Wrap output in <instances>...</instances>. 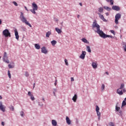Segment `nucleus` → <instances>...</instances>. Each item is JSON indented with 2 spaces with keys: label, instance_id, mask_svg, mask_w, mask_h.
I'll return each instance as SVG.
<instances>
[{
  "label": "nucleus",
  "instance_id": "61",
  "mask_svg": "<svg viewBox=\"0 0 126 126\" xmlns=\"http://www.w3.org/2000/svg\"><path fill=\"white\" fill-rule=\"evenodd\" d=\"M55 20L56 21H59V20H58L57 19H56Z\"/></svg>",
  "mask_w": 126,
  "mask_h": 126
},
{
  "label": "nucleus",
  "instance_id": "27",
  "mask_svg": "<svg viewBox=\"0 0 126 126\" xmlns=\"http://www.w3.org/2000/svg\"><path fill=\"white\" fill-rule=\"evenodd\" d=\"M124 88H125V84L122 83L121 84L120 88L119 89L122 90V89H124Z\"/></svg>",
  "mask_w": 126,
  "mask_h": 126
},
{
  "label": "nucleus",
  "instance_id": "44",
  "mask_svg": "<svg viewBox=\"0 0 126 126\" xmlns=\"http://www.w3.org/2000/svg\"><path fill=\"white\" fill-rule=\"evenodd\" d=\"M79 123V121L78 120V119H76V125H78Z\"/></svg>",
  "mask_w": 126,
  "mask_h": 126
},
{
  "label": "nucleus",
  "instance_id": "40",
  "mask_svg": "<svg viewBox=\"0 0 126 126\" xmlns=\"http://www.w3.org/2000/svg\"><path fill=\"white\" fill-rule=\"evenodd\" d=\"M64 62H65V63L66 65H68V63H67V60L65 59L64 60Z\"/></svg>",
  "mask_w": 126,
  "mask_h": 126
},
{
  "label": "nucleus",
  "instance_id": "14",
  "mask_svg": "<svg viewBox=\"0 0 126 126\" xmlns=\"http://www.w3.org/2000/svg\"><path fill=\"white\" fill-rule=\"evenodd\" d=\"M66 123L68 125L71 124V121H70V119H69V118H68L67 116L66 117Z\"/></svg>",
  "mask_w": 126,
  "mask_h": 126
},
{
  "label": "nucleus",
  "instance_id": "7",
  "mask_svg": "<svg viewBox=\"0 0 126 126\" xmlns=\"http://www.w3.org/2000/svg\"><path fill=\"white\" fill-rule=\"evenodd\" d=\"M95 111L96 112L97 116L98 117V121H100V119L101 118V113L99 111H100V108L98 105L96 106Z\"/></svg>",
  "mask_w": 126,
  "mask_h": 126
},
{
  "label": "nucleus",
  "instance_id": "49",
  "mask_svg": "<svg viewBox=\"0 0 126 126\" xmlns=\"http://www.w3.org/2000/svg\"><path fill=\"white\" fill-rule=\"evenodd\" d=\"M25 9H26V10H27V11H29L28 9H27V7L25 6Z\"/></svg>",
  "mask_w": 126,
  "mask_h": 126
},
{
  "label": "nucleus",
  "instance_id": "3",
  "mask_svg": "<svg viewBox=\"0 0 126 126\" xmlns=\"http://www.w3.org/2000/svg\"><path fill=\"white\" fill-rule=\"evenodd\" d=\"M32 9H30V11L33 13V14H36V10H38V5L35 2L32 3Z\"/></svg>",
  "mask_w": 126,
  "mask_h": 126
},
{
  "label": "nucleus",
  "instance_id": "33",
  "mask_svg": "<svg viewBox=\"0 0 126 126\" xmlns=\"http://www.w3.org/2000/svg\"><path fill=\"white\" fill-rule=\"evenodd\" d=\"M8 66L9 68H13V67H14V66H13L10 64H9L8 65Z\"/></svg>",
  "mask_w": 126,
  "mask_h": 126
},
{
  "label": "nucleus",
  "instance_id": "12",
  "mask_svg": "<svg viewBox=\"0 0 126 126\" xmlns=\"http://www.w3.org/2000/svg\"><path fill=\"white\" fill-rule=\"evenodd\" d=\"M98 15H99V18H100V19H102V20H103V21H104V22H107V20H106V19L104 18V16L102 14H101L100 13H98Z\"/></svg>",
  "mask_w": 126,
  "mask_h": 126
},
{
  "label": "nucleus",
  "instance_id": "58",
  "mask_svg": "<svg viewBox=\"0 0 126 126\" xmlns=\"http://www.w3.org/2000/svg\"><path fill=\"white\" fill-rule=\"evenodd\" d=\"M2 99V96H1V95H0V100Z\"/></svg>",
  "mask_w": 126,
  "mask_h": 126
},
{
  "label": "nucleus",
  "instance_id": "17",
  "mask_svg": "<svg viewBox=\"0 0 126 126\" xmlns=\"http://www.w3.org/2000/svg\"><path fill=\"white\" fill-rule=\"evenodd\" d=\"M34 47H35V49H36V50H40V48H41V46L38 43L35 44Z\"/></svg>",
  "mask_w": 126,
  "mask_h": 126
},
{
  "label": "nucleus",
  "instance_id": "52",
  "mask_svg": "<svg viewBox=\"0 0 126 126\" xmlns=\"http://www.w3.org/2000/svg\"><path fill=\"white\" fill-rule=\"evenodd\" d=\"M79 5H80V6H82V2H80L79 3Z\"/></svg>",
  "mask_w": 126,
  "mask_h": 126
},
{
  "label": "nucleus",
  "instance_id": "24",
  "mask_svg": "<svg viewBox=\"0 0 126 126\" xmlns=\"http://www.w3.org/2000/svg\"><path fill=\"white\" fill-rule=\"evenodd\" d=\"M81 40H82V42H83L84 43H88V40H87V39H86V38H82Z\"/></svg>",
  "mask_w": 126,
  "mask_h": 126
},
{
  "label": "nucleus",
  "instance_id": "5",
  "mask_svg": "<svg viewBox=\"0 0 126 126\" xmlns=\"http://www.w3.org/2000/svg\"><path fill=\"white\" fill-rule=\"evenodd\" d=\"M122 17V15L119 13H117L116 15H115V23L116 25L119 24V20H120V19H121Z\"/></svg>",
  "mask_w": 126,
  "mask_h": 126
},
{
  "label": "nucleus",
  "instance_id": "31",
  "mask_svg": "<svg viewBox=\"0 0 126 126\" xmlns=\"http://www.w3.org/2000/svg\"><path fill=\"white\" fill-rule=\"evenodd\" d=\"M8 76L9 78H11V74H10V71L8 70Z\"/></svg>",
  "mask_w": 126,
  "mask_h": 126
},
{
  "label": "nucleus",
  "instance_id": "42",
  "mask_svg": "<svg viewBox=\"0 0 126 126\" xmlns=\"http://www.w3.org/2000/svg\"><path fill=\"white\" fill-rule=\"evenodd\" d=\"M38 106H40V107H43V103H41L40 102H39L38 103Z\"/></svg>",
  "mask_w": 126,
  "mask_h": 126
},
{
  "label": "nucleus",
  "instance_id": "37",
  "mask_svg": "<svg viewBox=\"0 0 126 126\" xmlns=\"http://www.w3.org/2000/svg\"><path fill=\"white\" fill-rule=\"evenodd\" d=\"M31 99L32 101H34V100H35V97H34L33 94L31 96Z\"/></svg>",
  "mask_w": 126,
  "mask_h": 126
},
{
  "label": "nucleus",
  "instance_id": "56",
  "mask_svg": "<svg viewBox=\"0 0 126 126\" xmlns=\"http://www.w3.org/2000/svg\"><path fill=\"white\" fill-rule=\"evenodd\" d=\"M42 101H43V102H45V98H44V97L42 98Z\"/></svg>",
  "mask_w": 126,
  "mask_h": 126
},
{
  "label": "nucleus",
  "instance_id": "55",
  "mask_svg": "<svg viewBox=\"0 0 126 126\" xmlns=\"http://www.w3.org/2000/svg\"><path fill=\"white\" fill-rule=\"evenodd\" d=\"M105 73H106V74H107V75H109V72H106Z\"/></svg>",
  "mask_w": 126,
  "mask_h": 126
},
{
  "label": "nucleus",
  "instance_id": "23",
  "mask_svg": "<svg viewBox=\"0 0 126 126\" xmlns=\"http://www.w3.org/2000/svg\"><path fill=\"white\" fill-rule=\"evenodd\" d=\"M51 34L52 32H46V37L47 38H49V37H50V35H51Z\"/></svg>",
  "mask_w": 126,
  "mask_h": 126
},
{
  "label": "nucleus",
  "instance_id": "30",
  "mask_svg": "<svg viewBox=\"0 0 126 126\" xmlns=\"http://www.w3.org/2000/svg\"><path fill=\"white\" fill-rule=\"evenodd\" d=\"M120 109H121L120 107H118L117 105L116 106V107H115V111L116 112H119Z\"/></svg>",
  "mask_w": 126,
  "mask_h": 126
},
{
  "label": "nucleus",
  "instance_id": "54",
  "mask_svg": "<svg viewBox=\"0 0 126 126\" xmlns=\"http://www.w3.org/2000/svg\"><path fill=\"white\" fill-rule=\"evenodd\" d=\"M53 94H54V96H56V93H55V92H53Z\"/></svg>",
  "mask_w": 126,
  "mask_h": 126
},
{
  "label": "nucleus",
  "instance_id": "2",
  "mask_svg": "<svg viewBox=\"0 0 126 126\" xmlns=\"http://www.w3.org/2000/svg\"><path fill=\"white\" fill-rule=\"evenodd\" d=\"M20 19L23 23H25L26 25H28L31 28L32 27V25H31V24H30L29 22L27 21V19H26V17L24 16V14H23V13H22V12H21V14L20 16Z\"/></svg>",
  "mask_w": 126,
  "mask_h": 126
},
{
  "label": "nucleus",
  "instance_id": "4",
  "mask_svg": "<svg viewBox=\"0 0 126 126\" xmlns=\"http://www.w3.org/2000/svg\"><path fill=\"white\" fill-rule=\"evenodd\" d=\"M2 35L4 36L5 38H7V37H11V34H10V32L8 30V29H5L2 32Z\"/></svg>",
  "mask_w": 126,
  "mask_h": 126
},
{
  "label": "nucleus",
  "instance_id": "26",
  "mask_svg": "<svg viewBox=\"0 0 126 126\" xmlns=\"http://www.w3.org/2000/svg\"><path fill=\"white\" fill-rule=\"evenodd\" d=\"M51 43L52 46H55V45H56V44H57V41L52 40L51 41Z\"/></svg>",
  "mask_w": 126,
  "mask_h": 126
},
{
  "label": "nucleus",
  "instance_id": "57",
  "mask_svg": "<svg viewBox=\"0 0 126 126\" xmlns=\"http://www.w3.org/2000/svg\"><path fill=\"white\" fill-rule=\"evenodd\" d=\"M79 17H80V15H77V18H79Z\"/></svg>",
  "mask_w": 126,
  "mask_h": 126
},
{
  "label": "nucleus",
  "instance_id": "46",
  "mask_svg": "<svg viewBox=\"0 0 126 126\" xmlns=\"http://www.w3.org/2000/svg\"><path fill=\"white\" fill-rule=\"evenodd\" d=\"M57 83H58V80H55V83H54L55 86H57Z\"/></svg>",
  "mask_w": 126,
  "mask_h": 126
},
{
  "label": "nucleus",
  "instance_id": "19",
  "mask_svg": "<svg viewBox=\"0 0 126 126\" xmlns=\"http://www.w3.org/2000/svg\"><path fill=\"white\" fill-rule=\"evenodd\" d=\"M107 2H110V5H114V0H106Z\"/></svg>",
  "mask_w": 126,
  "mask_h": 126
},
{
  "label": "nucleus",
  "instance_id": "59",
  "mask_svg": "<svg viewBox=\"0 0 126 126\" xmlns=\"http://www.w3.org/2000/svg\"><path fill=\"white\" fill-rule=\"evenodd\" d=\"M0 24H1V20H0Z\"/></svg>",
  "mask_w": 126,
  "mask_h": 126
},
{
  "label": "nucleus",
  "instance_id": "10",
  "mask_svg": "<svg viewBox=\"0 0 126 126\" xmlns=\"http://www.w3.org/2000/svg\"><path fill=\"white\" fill-rule=\"evenodd\" d=\"M41 53L45 54V55L48 54V50H47L46 47L43 46L41 48Z\"/></svg>",
  "mask_w": 126,
  "mask_h": 126
},
{
  "label": "nucleus",
  "instance_id": "13",
  "mask_svg": "<svg viewBox=\"0 0 126 126\" xmlns=\"http://www.w3.org/2000/svg\"><path fill=\"white\" fill-rule=\"evenodd\" d=\"M14 32H15V36L16 37V39L17 40H19V35L18 34V32H17V30H15Z\"/></svg>",
  "mask_w": 126,
  "mask_h": 126
},
{
  "label": "nucleus",
  "instance_id": "9",
  "mask_svg": "<svg viewBox=\"0 0 126 126\" xmlns=\"http://www.w3.org/2000/svg\"><path fill=\"white\" fill-rule=\"evenodd\" d=\"M85 56H86V52L82 51V54L80 56V59H82V60H84L85 59Z\"/></svg>",
  "mask_w": 126,
  "mask_h": 126
},
{
  "label": "nucleus",
  "instance_id": "29",
  "mask_svg": "<svg viewBox=\"0 0 126 126\" xmlns=\"http://www.w3.org/2000/svg\"><path fill=\"white\" fill-rule=\"evenodd\" d=\"M126 105V101L123 100L122 104V108H123V107H125V106Z\"/></svg>",
  "mask_w": 126,
  "mask_h": 126
},
{
  "label": "nucleus",
  "instance_id": "25",
  "mask_svg": "<svg viewBox=\"0 0 126 126\" xmlns=\"http://www.w3.org/2000/svg\"><path fill=\"white\" fill-rule=\"evenodd\" d=\"M87 51L89 53H91V48H90V46H87Z\"/></svg>",
  "mask_w": 126,
  "mask_h": 126
},
{
  "label": "nucleus",
  "instance_id": "22",
  "mask_svg": "<svg viewBox=\"0 0 126 126\" xmlns=\"http://www.w3.org/2000/svg\"><path fill=\"white\" fill-rule=\"evenodd\" d=\"M55 30H56V32H57V33H58V34H60V33L62 32V30L59 29V28H56Z\"/></svg>",
  "mask_w": 126,
  "mask_h": 126
},
{
  "label": "nucleus",
  "instance_id": "15",
  "mask_svg": "<svg viewBox=\"0 0 126 126\" xmlns=\"http://www.w3.org/2000/svg\"><path fill=\"white\" fill-rule=\"evenodd\" d=\"M121 89H118L117 90V94H119V95H123L124 94V93H123V91L121 90Z\"/></svg>",
  "mask_w": 126,
  "mask_h": 126
},
{
  "label": "nucleus",
  "instance_id": "43",
  "mask_svg": "<svg viewBox=\"0 0 126 126\" xmlns=\"http://www.w3.org/2000/svg\"><path fill=\"white\" fill-rule=\"evenodd\" d=\"M32 93H31V92H28V95H29V96H30V97H31V96H32L33 94H32Z\"/></svg>",
  "mask_w": 126,
  "mask_h": 126
},
{
  "label": "nucleus",
  "instance_id": "62",
  "mask_svg": "<svg viewBox=\"0 0 126 126\" xmlns=\"http://www.w3.org/2000/svg\"><path fill=\"white\" fill-rule=\"evenodd\" d=\"M124 101H126V97L124 99Z\"/></svg>",
  "mask_w": 126,
  "mask_h": 126
},
{
  "label": "nucleus",
  "instance_id": "63",
  "mask_svg": "<svg viewBox=\"0 0 126 126\" xmlns=\"http://www.w3.org/2000/svg\"><path fill=\"white\" fill-rule=\"evenodd\" d=\"M61 25H63V22L61 23Z\"/></svg>",
  "mask_w": 126,
  "mask_h": 126
},
{
  "label": "nucleus",
  "instance_id": "47",
  "mask_svg": "<svg viewBox=\"0 0 126 126\" xmlns=\"http://www.w3.org/2000/svg\"><path fill=\"white\" fill-rule=\"evenodd\" d=\"M71 81H74V79L73 78V77L71 78Z\"/></svg>",
  "mask_w": 126,
  "mask_h": 126
},
{
  "label": "nucleus",
  "instance_id": "38",
  "mask_svg": "<svg viewBox=\"0 0 126 126\" xmlns=\"http://www.w3.org/2000/svg\"><path fill=\"white\" fill-rule=\"evenodd\" d=\"M20 116L22 117H24V112L23 111H21L20 112Z\"/></svg>",
  "mask_w": 126,
  "mask_h": 126
},
{
  "label": "nucleus",
  "instance_id": "53",
  "mask_svg": "<svg viewBox=\"0 0 126 126\" xmlns=\"http://www.w3.org/2000/svg\"><path fill=\"white\" fill-rule=\"evenodd\" d=\"M105 14L106 16H108L109 15V13H106Z\"/></svg>",
  "mask_w": 126,
  "mask_h": 126
},
{
  "label": "nucleus",
  "instance_id": "34",
  "mask_svg": "<svg viewBox=\"0 0 126 126\" xmlns=\"http://www.w3.org/2000/svg\"><path fill=\"white\" fill-rule=\"evenodd\" d=\"M118 115L119 116H121V117H122V116H123V111L120 110Z\"/></svg>",
  "mask_w": 126,
  "mask_h": 126
},
{
  "label": "nucleus",
  "instance_id": "6",
  "mask_svg": "<svg viewBox=\"0 0 126 126\" xmlns=\"http://www.w3.org/2000/svg\"><path fill=\"white\" fill-rule=\"evenodd\" d=\"M8 57H7V53L6 52L4 53V55L3 57V61L6 63H9V60H8Z\"/></svg>",
  "mask_w": 126,
  "mask_h": 126
},
{
  "label": "nucleus",
  "instance_id": "20",
  "mask_svg": "<svg viewBox=\"0 0 126 126\" xmlns=\"http://www.w3.org/2000/svg\"><path fill=\"white\" fill-rule=\"evenodd\" d=\"M92 65L93 68H97V63H96L93 62V63H92Z\"/></svg>",
  "mask_w": 126,
  "mask_h": 126
},
{
  "label": "nucleus",
  "instance_id": "16",
  "mask_svg": "<svg viewBox=\"0 0 126 126\" xmlns=\"http://www.w3.org/2000/svg\"><path fill=\"white\" fill-rule=\"evenodd\" d=\"M72 99L73 101V102H76V100H77V94H74Z\"/></svg>",
  "mask_w": 126,
  "mask_h": 126
},
{
  "label": "nucleus",
  "instance_id": "50",
  "mask_svg": "<svg viewBox=\"0 0 126 126\" xmlns=\"http://www.w3.org/2000/svg\"><path fill=\"white\" fill-rule=\"evenodd\" d=\"M122 90H123V92H126V89L124 88V89H122Z\"/></svg>",
  "mask_w": 126,
  "mask_h": 126
},
{
  "label": "nucleus",
  "instance_id": "8",
  "mask_svg": "<svg viewBox=\"0 0 126 126\" xmlns=\"http://www.w3.org/2000/svg\"><path fill=\"white\" fill-rule=\"evenodd\" d=\"M0 110L2 112H5V106L2 105V102L0 101Z\"/></svg>",
  "mask_w": 126,
  "mask_h": 126
},
{
  "label": "nucleus",
  "instance_id": "51",
  "mask_svg": "<svg viewBox=\"0 0 126 126\" xmlns=\"http://www.w3.org/2000/svg\"><path fill=\"white\" fill-rule=\"evenodd\" d=\"M53 90L54 92H57V89H54Z\"/></svg>",
  "mask_w": 126,
  "mask_h": 126
},
{
  "label": "nucleus",
  "instance_id": "32",
  "mask_svg": "<svg viewBox=\"0 0 126 126\" xmlns=\"http://www.w3.org/2000/svg\"><path fill=\"white\" fill-rule=\"evenodd\" d=\"M108 125L109 126H115V124L113 122H110Z\"/></svg>",
  "mask_w": 126,
  "mask_h": 126
},
{
  "label": "nucleus",
  "instance_id": "21",
  "mask_svg": "<svg viewBox=\"0 0 126 126\" xmlns=\"http://www.w3.org/2000/svg\"><path fill=\"white\" fill-rule=\"evenodd\" d=\"M52 126H56L57 125V121H56V120H53L52 121Z\"/></svg>",
  "mask_w": 126,
  "mask_h": 126
},
{
  "label": "nucleus",
  "instance_id": "60",
  "mask_svg": "<svg viewBox=\"0 0 126 126\" xmlns=\"http://www.w3.org/2000/svg\"><path fill=\"white\" fill-rule=\"evenodd\" d=\"M35 87V83L33 84V88Z\"/></svg>",
  "mask_w": 126,
  "mask_h": 126
},
{
  "label": "nucleus",
  "instance_id": "35",
  "mask_svg": "<svg viewBox=\"0 0 126 126\" xmlns=\"http://www.w3.org/2000/svg\"><path fill=\"white\" fill-rule=\"evenodd\" d=\"M98 11L99 12H103V7H100L98 8Z\"/></svg>",
  "mask_w": 126,
  "mask_h": 126
},
{
  "label": "nucleus",
  "instance_id": "28",
  "mask_svg": "<svg viewBox=\"0 0 126 126\" xmlns=\"http://www.w3.org/2000/svg\"><path fill=\"white\" fill-rule=\"evenodd\" d=\"M101 88V91H104V90H105V85L104 84H102Z\"/></svg>",
  "mask_w": 126,
  "mask_h": 126
},
{
  "label": "nucleus",
  "instance_id": "48",
  "mask_svg": "<svg viewBox=\"0 0 126 126\" xmlns=\"http://www.w3.org/2000/svg\"><path fill=\"white\" fill-rule=\"evenodd\" d=\"M1 125L3 126H4V122H1Z\"/></svg>",
  "mask_w": 126,
  "mask_h": 126
},
{
  "label": "nucleus",
  "instance_id": "11",
  "mask_svg": "<svg viewBox=\"0 0 126 126\" xmlns=\"http://www.w3.org/2000/svg\"><path fill=\"white\" fill-rule=\"evenodd\" d=\"M112 8L113 10H116V11H119V10H120L121 9L120 7H119V6H117V5H113L112 6Z\"/></svg>",
  "mask_w": 126,
  "mask_h": 126
},
{
  "label": "nucleus",
  "instance_id": "64",
  "mask_svg": "<svg viewBox=\"0 0 126 126\" xmlns=\"http://www.w3.org/2000/svg\"><path fill=\"white\" fill-rule=\"evenodd\" d=\"M1 57L0 56V59H1Z\"/></svg>",
  "mask_w": 126,
  "mask_h": 126
},
{
  "label": "nucleus",
  "instance_id": "36",
  "mask_svg": "<svg viewBox=\"0 0 126 126\" xmlns=\"http://www.w3.org/2000/svg\"><path fill=\"white\" fill-rule=\"evenodd\" d=\"M9 108H10V110H11V111H14V107H13V106L11 105Z\"/></svg>",
  "mask_w": 126,
  "mask_h": 126
},
{
  "label": "nucleus",
  "instance_id": "39",
  "mask_svg": "<svg viewBox=\"0 0 126 126\" xmlns=\"http://www.w3.org/2000/svg\"><path fill=\"white\" fill-rule=\"evenodd\" d=\"M25 76H26V77L29 76V73L28 72H25Z\"/></svg>",
  "mask_w": 126,
  "mask_h": 126
},
{
  "label": "nucleus",
  "instance_id": "45",
  "mask_svg": "<svg viewBox=\"0 0 126 126\" xmlns=\"http://www.w3.org/2000/svg\"><path fill=\"white\" fill-rule=\"evenodd\" d=\"M110 32H111V33H112V34H113L114 35H115V31H114V30H111L110 31Z\"/></svg>",
  "mask_w": 126,
  "mask_h": 126
},
{
  "label": "nucleus",
  "instance_id": "41",
  "mask_svg": "<svg viewBox=\"0 0 126 126\" xmlns=\"http://www.w3.org/2000/svg\"><path fill=\"white\" fill-rule=\"evenodd\" d=\"M13 4H14V5H15V6H17L18 5L17 3L15 1H13Z\"/></svg>",
  "mask_w": 126,
  "mask_h": 126
},
{
  "label": "nucleus",
  "instance_id": "1",
  "mask_svg": "<svg viewBox=\"0 0 126 126\" xmlns=\"http://www.w3.org/2000/svg\"><path fill=\"white\" fill-rule=\"evenodd\" d=\"M93 27L94 28H95V27L96 28L97 30L95 31V33H97L101 38H103V39H106V38H111V39H113L114 36L105 34L104 32L100 29V26L96 21L93 22Z\"/></svg>",
  "mask_w": 126,
  "mask_h": 126
},
{
  "label": "nucleus",
  "instance_id": "18",
  "mask_svg": "<svg viewBox=\"0 0 126 126\" xmlns=\"http://www.w3.org/2000/svg\"><path fill=\"white\" fill-rule=\"evenodd\" d=\"M103 8H104V9H106V10H107V11H111V10H112V9L111 8L107 6H104Z\"/></svg>",
  "mask_w": 126,
  "mask_h": 126
}]
</instances>
